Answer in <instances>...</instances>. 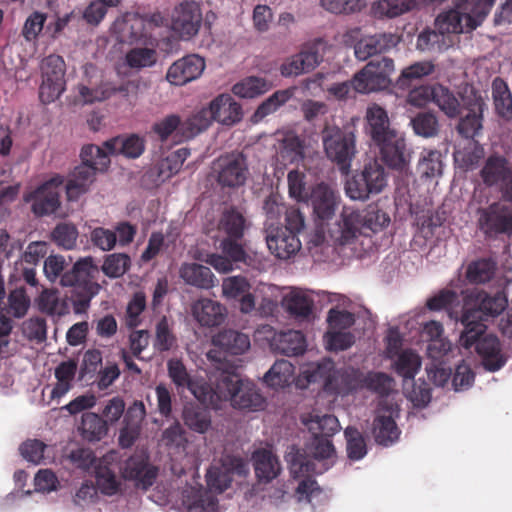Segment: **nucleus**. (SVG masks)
<instances>
[{"label":"nucleus","instance_id":"f257e3e1","mask_svg":"<svg viewBox=\"0 0 512 512\" xmlns=\"http://www.w3.org/2000/svg\"><path fill=\"white\" fill-rule=\"evenodd\" d=\"M407 102L416 107L433 102L447 118L458 119L456 131L462 138L474 139L483 130L487 103L472 85L465 84L457 92L439 83L423 85L409 92Z\"/></svg>","mask_w":512,"mask_h":512},{"label":"nucleus","instance_id":"f03ea898","mask_svg":"<svg viewBox=\"0 0 512 512\" xmlns=\"http://www.w3.org/2000/svg\"><path fill=\"white\" fill-rule=\"evenodd\" d=\"M66 261L61 255H51L44 261V273L46 277L59 283L63 287H72L71 302L76 314L86 312L90 301L97 293L98 284L93 281L95 266L91 257L78 260L70 270L63 273Z\"/></svg>","mask_w":512,"mask_h":512},{"label":"nucleus","instance_id":"7ed1b4c3","mask_svg":"<svg viewBox=\"0 0 512 512\" xmlns=\"http://www.w3.org/2000/svg\"><path fill=\"white\" fill-rule=\"evenodd\" d=\"M496 0H453L455 6L435 19V28L445 35L470 32L482 24Z\"/></svg>","mask_w":512,"mask_h":512},{"label":"nucleus","instance_id":"20e7f679","mask_svg":"<svg viewBox=\"0 0 512 512\" xmlns=\"http://www.w3.org/2000/svg\"><path fill=\"white\" fill-rule=\"evenodd\" d=\"M459 346L468 352L471 349L481 357L483 366L490 372L500 370L507 361L502 353L501 343L497 336L486 333V324L463 326Z\"/></svg>","mask_w":512,"mask_h":512},{"label":"nucleus","instance_id":"39448f33","mask_svg":"<svg viewBox=\"0 0 512 512\" xmlns=\"http://www.w3.org/2000/svg\"><path fill=\"white\" fill-rule=\"evenodd\" d=\"M219 389L224 401L239 410L254 412L265 407V398L251 381L242 380L235 373L223 372L219 376Z\"/></svg>","mask_w":512,"mask_h":512},{"label":"nucleus","instance_id":"423d86ee","mask_svg":"<svg viewBox=\"0 0 512 512\" xmlns=\"http://www.w3.org/2000/svg\"><path fill=\"white\" fill-rule=\"evenodd\" d=\"M206 482L209 491H191L185 496L184 503L187 505L188 512H216L218 500L212 492L219 494L229 488L232 483V474L220 467H211L207 471Z\"/></svg>","mask_w":512,"mask_h":512},{"label":"nucleus","instance_id":"0eeeda50","mask_svg":"<svg viewBox=\"0 0 512 512\" xmlns=\"http://www.w3.org/2000/svg\"><path fill=\"white\" fill-rule=\"evenodd\" d=\"M322 141L327 157L335 162L341 171L347 173L356 154V139L349 128L325 127Z\"/></svg>","mask_w":512,"mask_h":512},{"label":"nucleus","instance_id":"6e6552de","mask_svg":"<svg viewBox=\"0 0 512 512\" xmlns=\"http://www.w3.org/2000/svg\"><path fill=\"white\" fill-rule=\"evenodd\" d=\"M393 72L394 61L391 58L371 60L352 78L354 91L367 94L385 90L391 85Z\"/></svg>","mask_w":512,"mask_h":512},{"label":"nucleus","instance_id":"1a4fd4ad","mask_svg":"<svg viewBox=\"0 0 512 512\" xmlns=\"http://www.w3.org/2000/svg\"><path fill=\"white\" fill-rule=\"evenodd\" d=\"M386 182L384 168L377 161H373L346 181L345 192L352 200H366L371 194L380 193Z\"/></svg>","mask_w":512,"mask_h":512},{"label":"nucleus","instance_id":"9d476101","mask_svg":"<svg viewBox=\"0 0 512 512\" xmlns=\"http://www.w3.org/2000/svg\"><path fill=\"white\" fill-rule=\"evenodd\" d=\"M213 171L222 188H239L249 176L247 158L241 152L226 153L215 160Z\"/></svg>","mask_w":512,"mask_h":512},{"label":"nucleus","instance_id":"9b49d317","mask_svg":"<svg viewBox=\"0 0 512 512\" xmlns=\"http://www.w3.org/2000/svg\"><path fill=\"white\" fill-rule=\"evenodd\" d=\"M473 302L472 307L469 306L468 302L464 306L460 319L463 326L485 324L484 322L488 317L498 316L508 304L504 293L497 292L490 295L484 291L478 292Z\"/></svg>","mask_w":512,"mask_h":512},{"label":"nucleus","instance_id":"f8f14e48","mask_svg":"<svg viewBox=\"0 0 512 512\" xmlns=\"http://www.w3.org/2000/svg\"><path fill=\"white\" fill-rule=\"evenodd\" d=\"M42 84L39 97L44 104L58 99L65 90V62L59 55L51 54L41 63Z\"/></svg>","mask_w":512,"mask_h":512},{"label":"nucleus","instance_id":"ddd939ff","mask_svg":"<svg viewBox=\"0 0 512 512\" xmlns=\"http://www.w3.org/2000/svg\"><path fill=\"white\" fill-rule=\"evenodd\" d=\"M64 180L61 176H55L35 190L25 194L24 200L31 203V211L37 217L49 216L60 208V188Z\"/></svg>","mask_w":512,"mask_h":512},{"label":"nucleus","instance_id":"4468645a","mask_svg":"<svg viewBox=\"0 0 512 512\" xmlns=\"http://www.w3.org/2000/svg\"><path fill=\"white\" fill-rule=\"evenodd\" d=\"M478 227L488 238L500 234L512 235V208L500 202H494L478 210Z\"/></svg>","mask_w":512,"mask_h":512},{"label":"nucleus","instance_id":"2eb2a0df","mask_svg":"<svg viewBox=\"0 0 512 512\" xmlns=\"http://www.w3.org/2000/svg\"><path fill=\"white\" fill-rule=\"evenodd\" d=\"M201 6L194 0H184L173 10L171 27L182 40L195 37L202 25Z\"/></svg>","mask_w":512,"mask_h":512},{"label":"nucleus","instance_id":"dca6fc26","mask_svg":"<svg viewBox=\"0 0 512 512\" xmlns=\"http://www.w3.org/2000/svg\"><path fill=\"white\" fill-rule=\"evenodd\" d=\"M374 146L379 150L382 162L390 169L402 172L408 168L411 152L402 132L397 130L375 143Z\"/></svg>","mask_w":512,"mask_h":512},{"label":"nucleus","instance_id":"f3484780","mask_svg":"<svg viewBox=\"0 0 512 512\" xmlns=\"http://www.w3.org/2000/svg\"><path fill=\"white\" fill-rule=\"evenodd\" d=\"M212 344L215 347L207 353V358L215 363H222L226 355H241L250 348L248 335L226 329L213 336Z\"/></svg>","mask_w":512,"mask_h":512},{"label":"nucleus","instance_id":"a211bd4d","mask_svg":"<svg viewBox=\"0 0 512 512\" xmlns=\"http://www.w3.org/2000/svg\"><path fill=\"white\" fill-rule=\"evenodd\" d=\"M121 474L125 480L133 481L137 488L147 490L155 483L158 468L143 455L135 454L124 462Z\"/></svg>","mask_w":512,"mask_h":512},{"label":"nucleus","instance_id":"6ab92c4d","mask_svg":"<svg viewBox=\"0 0 512 512\" xmlns=\"http://www.w3.org/2000/svg\"><path fill=\"white\" fill-rule=\"evenodd\" d=\"M266 243L270 252L278 259L287 260L295 256L301 249V241L297 234L281 227L266 229Z\"/></svg>","mask_w":512,"mask_h":512},{"label":"nucleus","instance_id":"aec40b11","mask_svg":"<svg viewBox=\"0 0 512 512\" xmlns=\"http://www.w3.org/2000/svg\"><path fill=\"white\" fill-rule=\"evenodd\" d=\"M205 69V61L196 54L187 55L175 61L168 69L166 79L176 86L197 79Z\"/></svg>","mask_w":512,"mask_h":512},{"label":"nucleus","instance_id":"412c9836","mask_svg":"<svg viewBox=\"0 0 512 512\" xmlns=\"http://www.w3.org/2000/svg\"><path fill=\"white\" fill-rule=\"evenodd\" d=\"M116 454L114 452L107 453L98 459L95 466V479L97 488L102 494L112 496L121 490V481L116 475L115 466Z\"/></svg>","mask_w":512,"mask_h":512},{"label":"nucleus","instance_id":"4be33fe9","mask_svg":"<svg viewBox=\"0 0 512 512\" xmlns=\"http://www.w3.org/2000/svg\"><path fill=\"white\" fill-rule=\"evenodd\" d=\"M399 43V37L394 33H378L366 36L355 45V56L362 61L385 53Z\"/></svg>","mask_w":512,"mask_h":512},{"label":"nucleus","instance_id":"5701e85b","mask_svg":"<svg viewBox=\"0 0 512 512\" xmlns=\"http://www.w3.org/2000/svg\"><path fill=\"white\" fill-rule=\"evenodd\" d=\"M365 119L366 132L373 144L397 131L391 127L387 111L376 103L367 107Z\"/></svg>","mask_w":512,"mask_h":512},{"label":"nucleus","instance_id":"b1692460","mask_svg":"<svg viewBox=\"0 0 512 512\" xmlns=\"http://www.w3.org/2000/svg\"><path fill=\"white\" fill-rule=\"evenodd\" d=\"M226 314V308L212 299L201 298L192 305V315L201 326H219L225 321Z\"/></svg>","mask_w":512,"mask_h":512},{"label":"nucleus","instance_id":"393cba45","mask_svg":"<svg viewBox=\"0 0 512 512\" xmlns=\"http://www.w3.org/2000/svg\"><path fill=\"white\" fill-rule=\"evenodd\" d=\"M320 62L321 57L317 49L309 47L284 62L280 67V72L284 77L298 76L312 71Z\"/></svg>","mask_w":512,"mask_h":512},{"label":"nucleus","instance_id":"a878e982","mask_svg":"<svg viewBox=\"0 0 512 512\" xmlns=\"http://www.w3.org/2000/svg\"><path fill=\"white\" fill-rule=\"evenodd\" d=\"M99 172L89 165L80 164L75 167L66 183V196L68 201H77L80 196L87 193Z\"/></svg>","mask_w":512,"mask_h":512},{"label":"nucleus","instance_id":"bb28decb","mask_svg":"<svg viewBox=\"0 0 512 512\" xmlns=\"http://www.w3.org/2000/svg\"><path fill=\"white\" fill-rule=\"evenodd\" d=\"M270 346L276 353L286 356H297L305 352L306 339L300 331H280L274 334Z\"/></svg>","mask_w":512,"mask_h":512},{"label":"nucleus","instance_id":"cd10ccee","mask_svg":"<svg viewBox=\"0 0 512 512\" xmlns=\"http://www.w3.org/2000/svg\"><path fill=\"white\" fill-rule=\"evenodd\" d=\"M311 201L315 215L320 220H329L339 204L336 193L326 184H318L312 191Z\"/></svg>","mask_w":512,"mask_h":512},{"label":"nucleus","instance_id":"c85d7f7f","mask_svg":"<svg viewBox=\"0 0 512 512\" xmlns=\"http://www.w3.org/2000/svg\"><path fill=\"white\" fill-rule=\"evenodd\" d=\"M512 173V163L504 156L490 155L480 171L487 186L501 185Z\"/></svg>","mask_w":512,"mask_h":512},{"label":"nucleus","instance_id":"c756f323","mask_svg":"<svg viewBox=\"0 0 512 512\" xmlns=\"http://www.w3.org/2000/svg\"><path fill=\"white\" fill-rule=\"evenodd\" d=\"M215 121L223 125H234L242 120L241 105L230 94H221L211 101Z\"/></svg>","mask_w":512,"mask_h":512},{"label":"nucleus","instance_id":"7c9ffc66","mask_svg":"<svg viewBox=\"0 0 512 512\" xmlns=\"http://www.w3.org/2000/svg\"><path fill=\"white\" fill-rule=\"evenodd\" d=\"M491 94L495 114L502 120H512V93L508 83L501 77H495L491 84Z\"/></svg>","mask_w":512,"mask_h":512},{"label":"nucleus","instance_id":"2f4dec72","mask_svg":"<svg viewBox=\"0 0 512 512\" xmlns=\"http://www.w3.org/2000/svg\"><path fill=\"white\" fill-rule=\"evenodd\" d=\"M254 470L259 483H269L281 472L279 459L270 450L261 449L253 454Z\"/></svg>","mask_w":512,"mask_h":512},{"label":"nucleus","instance_id":"473e14b6","mask_svg":"<svg viewBox=\"0 0 512 512\" xmlns=\"http://www.w3.org/2000/svg\"><path fill=\"white\" fill-rule=\"evenodd\" d=\"M104 148L112 155L121 154L127 158H138L145 150L144 139L136 134L117 136L104 142Z\"/></svg>","mask_w":512,"mask_h":512},{"label":"nucleus","instance_id":"72a5a7b5","mask_svg":"<svg viewBox=\"0 0 512 512\" xmlns=\"http://www.w3.org/2000/svg\"><path fill=\"white\" fill-rule=\"evenodd\" d=\"M304 159V141L295 133L288 132L279 141L277 162L283 166L299 163Z\"/></svg>","mask_w":512,"mask_h":512},{"label":"nucleus","instance_id":"f704fd0d","mask_svg":"<svg viewBox=\"0 0 512 512\" xmlns=\"http://www.w3.org/2000/svg\"><path fill=\"white\" fill-rule=\"evenodd\" d=\"M248 221L241 211L235 207L225 209L218 223V231L223 237L244 238Z\"/></svg>","mask_w":512,"mask_h":512},{"label":"nucleus","instance_id":"c9c22d12","mask_svg":"<svg viewBox=\"0 0 512 512\" xmlns=\"http://www.w3.org/2000/svg\"><path fill=\"white\" fill-rule=\"evenodd\" d=\"M180 277L188 285L210 289L215 286V276L211 269L198 263H185L180 268Z\"/></svg>","mask_w":512,"mask_h":512},{"label":"nucleus","instance_id":"e433bc0d","mask_svg":"<svg viewBox=\"0 0 512 512\" xmlns=\"http://www.w3.org/2000/svg\"><path fill=\"white\" fill-rule=\"evenodd\" d=\"M372 433L376 443L389 446L398 440L401 432L391 414L378 413L373 420Z\"/></svg>","mask_w":512,"mask_h":512},{"label":"nucleus","instance_id":"4c0bfd02","mask_svg":"<svg viewBox=\"0 0 512 512\" xmlns=\"http://www.w3.org/2000/svg\"><path fill=\"white\" fill-rule=\"evenodd\" d=\"M366 373L359 369L345 370L339 374L340 384L333 385V376L326 377L325 388L336 394H348L353 391L364 389Z\"/></svg>","mask_w":512,"mask_h":512},{"label":"nucleus","instance_id":"58836bf2","mask_svg":"<svg viewBox=\"0 0 512 512\" xmlns=\"http://www.w3.org/2000/svg\"><path fill=\"white\" fill-rule=\"evenodd\" d=\"M362 223V214L358 210L352 207H343L339 223L340 243L349 244L358 234L363 235Z\"/></svg>","mask_w":512,"mask_h":512},{"label":"nucleus","instance_id":"ea45409f","mask_svg":"<svg viewBox=\"0 0 512 512\" xmlns=\"http://www.w3.org/2000/svg\"><path fill=\"white\" fill-rule=\"evenodd\" d=\"M415 5L416 0H378L371 5V15L376 19H392L410 11Z\"/></svg>","mask_w":512,"mask_h":512},{"label":"nucleus","instance_id":"a19ab883","mask_svg":"<svg viewBox=\"0 0 512 512\" xmlns=\"http://www.w3.org/2000/svg\"><path fill=\"white\" fill-rule=\"evenodd\" d=\"M78 430L84 440L97 442L107 435L108 425L107 421L100 415L93 412H85L82 414Z\"/></svg>","mask_w":512,"mask_h":512},{"label":"nucleus","instance_id":"79ce46f5","mask_svg":"<svg viewBox=\"0 0 512 512\" xmlns=\"http://www.w3.org/2000/svg\"><path fill=\"white\" fill-rule=\"evenodd\" d=\"M452 44L451 36L441 33L436 28L435 30L426 28L419 33L416 47L420 51L443 52L452 46Z\"/></svg>","mask_w":512,"mask_h":512},{"label":"nucleus","instance_id":"37998d69","mask_svg":"<svg viewBox=\"0 0 512 512\" xmlns=\"http://www.w3.org/2000/svg\"><path fill=\"white\" fill-rule=\"evenodd\" d=\"M117 93H121L124 96H127L128 86H114L111 83H102L101 85L95 88H89L84 85H81L79 87L80 98L85 104H93L95 102L107 100Z\"/></svg>","mask_w":512,"mask_h":512},{"label":"nucleus","instance_id":"c03bdc74","mask_svg":"<svg viewBox=\"0 0 512 512\" xmlns=\"http://www.w3.org/2000/svg\"><path fill=\"white\" fill-rule=\"evenodd\" d=\"M303 423L312 435L332 437L340 430L337 417L331 414L311 413L308 418L303 419Z\"/></svg>","mask_w":512,"mask_h":512},{"label":"nucleus","instance_id":"a18cd8bd","mask_svg":"<svg viewBox=\"0 0 512 512\" xmlns=\"http://www.w3.org/2000/svg\"><path fill=\"white\" fill-rule=\"evenodd\" d=\"M183 420L187 427L198 433H205L211 426L209 411L194 403H188L184 406Z\"/></svg>","mask_w":512,"mask_h":512},{"label":"nucleus","instance_id":"49530a36","mask_svg":"<svg viewBox=\"0 0 512 512\" xmlns=\"http://www.w3.org/2000/svg\"><path fill=\"white\" fill-rule=\"evenodd\" d=\"M294 380V366L288 360H278L264 375L265 383L273 388H283Z\"/></svg>","mask_w":512,"mask_h":512},{"label":"nucleus","instance_id":"de8ad7c7","mask_svg":"<svg viewBox=\"0 0 512 512\" xmlns=\"http://www.w3.org/2000/svg\"><path fill=\"white\" fill-rule=\"evenodd\" d=\"M421 368L420 356L411 349L402 350L394 361L395 372L405 380H414Z\"/></svg>","mask_w":512,"mask_h":512},{"label":"nucleus","instance_id":"09e8293b","mask_svg":"<svg viewBox=\"0 0 512 512\" xmlns=\"http://www.w3.org/2000/svg\"><path fill=\"white\" fill-rule=\"evenodd\" d=\"M146 21L143 16H128L121 24L120 39L129 44L142 42L146 37Z\"/></svg>","mask_w":512,"mask_h":512},{"label":"nucleus","instance_id":"8fccbe9b","mask_svg":"<svg viewBox=\"0 0 512 512\" xmlns=\"http://www.w3.org/2000/svg\"><path fill=\"white\" fill-rule=\"evenodd\" d=\"M187 389L204 405L216 407L218 402L224 401L219 389V378L216 381L215 387H212L204 380L193 379Z\"/></svg>","mask_w":512,"mask_h":512},{"label":"nucleus","instance_id":"3c124183","mask_svg":"<svg viewBox=\"0 0 512 512\" xmlns=\"http://www.w3.org/2000/svg\"><path fill=\"white\" fill-rule=\"evenodd\" d=\"M286 311L296 318H306L312 312L313 301L300 291H292L283 299Z\"/></svg>","mask_w":512,"mask_h":512},{"label":"nucleus","instance_id":"603ef678","mask_svg":"<svg viewBox=\"0 0 512 512\" xmlns=\"http://www.w3.org/2000/svg\"><path fill=\"white\" fill-rule=\"evenodd\" d=\"M292 97V92L288 89L278 90L263 101L251 117L253 123L262 121L266 116L277 111Z\"/></svg>","mask_w":512,"mask_h":512},{"label":"nucleus","instance_id":"864d4df0","mask_svg":"<svg viewBox=\"0 0 512 512\" xmlns=\"http://www.w3.org/2000/svg\"><path fill=\"white\" fill-rule=\"evenodd\" d=\"M496 271V264L491 259H478L471 262L466 270V278L472 284H483L490 281Z\"/></svg>","mask_w":512,"mask_h":512},{"label":"nucleus","instance_id":"5fc2aeb1","mask_svg":"<svg viewBox=\"0 0 512 512\" xmlns=\"http://www.w3.org/2000/svg\"><path fill=\"white\" fill-rule=\"evenodd\" d=\"M268 90V82L263 78L254 76L246 77L232 87L234 95L246 99L256 98Z\"/></svg>","mask_w":512,"mask_h":512},{"label":"nucleus","instance_id":"6e6d98bb","mask_svg":"<svg viewBox=\"0 0 512 512\" xmlns=\"http://www.w3.org/2000/svg\"><path fill=\"white\" fill-rule=\"evenodd\" d=\"M110 153L100 146L94 144H87L82 147L80 157L83 165L92 166L93 169L99 172H104L110 165Z\"/></svg>","mask_w":512,"mask_h":512},{"label":"nucleus","instance_id":"4d7b16f0","mask_svg":"<svg viewBox=\"0 0 512 512\" xmlns=\"http://www.w3.org/2000/svg\"><path fill=\"white\" fill-rule=\"evenodd\" d=\"M442 155L438 150H424L417 169L421 177L434 178L442 174Z\"/></svg>","mask_w":512,"mask_h":512},{"label":"nucleus","instance_id":"13d9d810","mask_svg":"<svg viewBox=\"0 0 512 512\" xmlns=\"http://www.w3.org/2000/svg\"><path fill=\"white\" fill-rule=\"evenodd\" d=\"M79 236L77 227L73 223H59L51 232V240L65 250H71L76 246Z\"/></svg>","mask_w":512,"mask_h":512},{"label":"nucleus","instance_id":"bf43d9fd","mask_svg":"<svg viewBox=\"0 0 512 512\" xmlns=\"http://www.w3.org/2000/svg\"><path fill=\"white\" fill-rule=\"evenodd\" d=\"M362 230L363 235H369V232L377 233L383 230L390 223L389 215L375 207H369L362 214Z\"/></svg>","mask_w":512,"mask_h":512},{"label":"nucleus","instance_id":"052dcab7","mask_svg":"<svg viewBox=\"0 0 512 512\" xmlns=\"http://www.w3.org/2000/svg\"><path fill=\"white\" fill-rule=\"evenodd\" d=\"M344 434L348 458L353 461L362 459L367 454V445L361 432L357 428L349 426L345 429Z\"/></svg>","mask_w":512,"mask_h":512},{"label":"nucleus","instance_id":"680f3d73","mask_svg":"<svg viewBox=\"0 0 512 512\" xmlns=\"http://www.w3.org/2000/svg\"><path fill=\"white\" fill-rule=\"evenodd\" d=\"M176 336L172 332L169 321L163 316L156 324L154 348L158 352H166L176 346Z\"/></svg>","mask_w":512,"mask_h":512},{"label":"nucleus","instance_id":"e2e57ef3","mask_svg":"<svg viewBox=\"0 0 512 512\" xmlns=\"http://www.w3.org/2000/svg\"><path fill=\"white\" fill-rule=\"evenodd\" d=\"M130 257L124 253H113L105 257L102 271L110 278H118L124 275L130 268Z\"/></svg>","mask_w":512,"mask_h":512},{"label":"nucleus","instance_id":"0e129e2a","mask_svg":"<svg viewBox=\"0 0 512 512\" xmlns=\"http://www.w3.org/2000/svg\"><path fill=\"white\" fill-rule=\"evenodd\" d=\"M321 6L336 15H351L366 6V0H320Z\"/></svg>","mask_w":512,"mask_h":512},{"label":"nucleus","instance_id":"69168bd1","mask_svg":"<svg viewBox=\"0 0 512 512\" xmlns=\"http://www.w3.org/2000/svg\"><path fill=\"white\" fill-rule=\"evenodd\" d=\"M393 378L383 372H368L365 376V387L380 396H388L393 389Z\"/></svg>","mask_w":512,"mask_h":512},{"label":"nucleus","instance_id":"338daca9","mask_svg":"<svg viewBox=\"0 0 512 512\" xmlns=\"http://www.w3.org/2000/svg\"><path fill=\"white\" fill-rule=\"evenodd\" d=\"M413 130L417 135L433 137L438 133V119L432 112H420L411 120Z\"/></svg>","mask_w":512,"mask_h":512},{"label":"nucleus","instance_id":"774afa93","mask_svg":"<svg viewBox=\"0 0 512 512\" xmlns=\"http://www.w3.org/2000/svg\"><path fill=\"white\" fill-rule=\"evenodd\" d=\"M125 60L130 68L151 67L157 61V53L152 48H133L127 52Z\"/></svg>","mask_w":512,"mask_h":512}]
</instances>
